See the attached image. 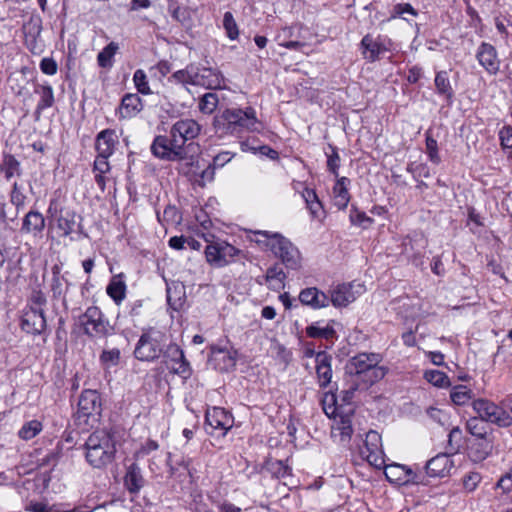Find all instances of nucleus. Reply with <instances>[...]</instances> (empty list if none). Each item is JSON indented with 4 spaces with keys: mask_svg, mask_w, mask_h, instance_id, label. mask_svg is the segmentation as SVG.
Segmentation results:
<instances>
[{
    "mask_svg": "<svg viewBox=\"0 0 512 512\" xmlns=\"http://www.w3.org/2000/svg\"><path fill=\"white\" fill-rule=\"evenodd\" d=\"M42 431V424L38 420L26 422L19 430L18 435L23 440H30Z\"/></svg>",
    "mask_w": 512,
    "mask_h": 512,
    "instance_id": "a19ab883",
    "label": "nucleus"
},
{
    "mask_svg": "<svg viewBox=\"0 0 512 512\" xmlns=\"http://www.w3.org/2000/svg\"><path fill=\"white\" fill-rule=\"evenodd\" d=\"M223 81L222 74L216 69L201 67L195 70L194 85H200L207 89H220Z\"/></svg>",
    "mask_w": 512,
    "mask_h": 512,
    "instance_id": "dca6fc26",
    "label": "nucleus"
},
{
    "mask_svg": "<svg viewBox=\"0 0 512 512\" xmlns=\"http://www.w3.org/2000/svg\"><path fill=\"white\" fill-rule=\"evenodd\" d=\"M125 275L120 273L111 278L106 292L116 304H120L126 297Z\"/></svg>",
    "mask_w": 512,
    "mask_h": 512,
    "instance_id": "a878e982",
    "label": "nucleus"
},
{
    "mask_svg": "<svg viewBox=\"0 0 512 512\" xmlns=\"http://www.w3.org/2000/svg\"><path fill=\"white\" fill-rule=\"evenodd\" d=\"M51 290L55 297H59L63 293V284L57 267L53 268V278L51 282Z\"/></svg>",
    "mask_w": 512,
    "mask_h": 512,
    "instance_id": "69168bd1",
    "label": "nucleus"
},
{
    "mask_svg": "<svg viewBox=\"0 0 512 512\" xmlns=\"http://www.w3.org/2000/svg\"><path fill=\"white\" fill-rule=\"evenodd\" d=\"M334 423L332 425V437L342 443L347 444L353 434L351 415H339L334 417Z\"/></svg>",
    "mask_w": 512,
    "mask_h": 512,
    "instance_id": "a211bd4d",
    "label": "nucleus"
},
{
    "mask_svg": "<svg viewBox=\"0 0 512 512\" xmlns=\"http://www.w3.org/2000/svg\"><path fill=\"white\" fill-rule=\"evenodd\" d=\"M0 172L4 174L7 181L11 180L15 176L21 177V163L13 154L5 153L3 154L0 163Z\"/></svg>",
    "mask_w": 512,
    "mask_h": 512,
    "instance_id": "393cba45",
    "label": "nucleus"
},
{
    "mask_svg": "<svg viewBox=\"0 0 512 512\" xmlns=\"http://www.w3.org/2000/svg\"><path fill=\"white\" fill-rule=\"evenodd\" d=\"M302 197L310 211L311 216L313 218L319 219L323 214V207L316 192L312 189L305 188L302 192Z\"/></svg>",
    "mask_w": 512,
    "mask_h": 512,
    "instance_id": "c85d7f7f",
    "label": "nucleus"
},
{
    "mask_svg": "<svg viewBox=\"0 0 512 512\" xmlns=\"http://www.w3.org/2000/svg\"><path fill=\"white\" fill-rule=\"evenodd\" d=\"M269 465L273 475L279 479H283L290 475L289 467L285 465L282 461H274L271 462Z\"/></svg>",
    "mask_w": 512,
    "mask_h": 512,
    "instance_id": "bf43d9fd",
    "label": "nucleus"
},
{
    "mask_svg": "<svg viewBox=\"0 0 512 512\" xmlns=\"http://www.w3.org/2000/svg\"><path fill=\"white\" fill-rule=\"evenodd\" d=\"M169 11L171 12L172 17L182 24H186L190 20V11L186 7H179L171 4L169 6Z\"/></svg>",
    "mask_w": 512,
    "mask_h": 512,
    "instance_id": "603ef678",
    "label": "nucleus"
},
{
    "mask_svg": "<svg viewBox=\"0 0 512 512\" xmlns=\"http://www.w3.org/2000/svg\"><path fill=\"white\" fill-rule=\"evenodd\" d=\"M200 125L193 119L178 120L171 128L170 134L178 148H184L187 141L193 140L200 133Z\"/></svg>",
    "mask_w": 512,
    "mask_h": 512,
    "instance_id": "9b49d317",
    "label": "nucleus"
},
{
    "mask_svg": "<svg viewBox=\"0 0 512 512\" xmlns=\"http://www.w3.org/2000/svg\"><path fill=\"white\" fill-rule=\"evenodd\" d=\"M21 327L26 333L41 334L46 328L44 310L28 308L22 316Z\"/></svg>",
    "mask_w": 512,
    "mask_h": 512,
    "instance_id": "2eb2a0df",
    "label": "nucleus"
},
{
    "mask_svg": "<svg viewBox=\"0 0 512 512\" xmlns=\"http://www.w3.org/2000/svg\"><path fill=\"white\" fill-rule=\"evenodd\" d=\"M482 477L478 472H469L463 477V487L467 492H473L479 485Z\"/></svg>",
    "mask_w": 512,
    "mask_h": 512,
    "instance_id": "864d4df0",
    "label": "nucleus"
},
{
    "mask_svg": "<svg viewBox=\"0 0 512 512\" xmlns=\"http://www.w3.org/2000/svg\"><path fill=\"white\" fill-rule=\"evenodd\" d=\"M224 121L225 130L231 134H238L242 131L257 130V117L253 108L248 107L242 109H226L221 115Z\"/></svg>",
    "mask_w": 512,
    "mask_h": 512,
    "instance_id": "39448f33",
    "label": "nucleus"
},
{
    "mask_svg": "<svg viewBox=\"0 0 512 512\" xmlns=\"http://www.w3.org/2000/svg\"><path fill=\"white\" fill-rule=\"evenodd\" d=\"M76 226V214L73 211H62L58 220L57 227L62 231L64 236L70 235Z\"/></svg>",
    "mask_w": 512,
    "mask_h": 512,
    "instance_id": "2f4dec72",
    "label": "nucleus"
},
{
    "mask_svg": "<svg viewBox=\"0 0 512 512\" xmlns=\"http://www.w3.org/2000/svg\"><path fill=\"white\" fill-rule=\"evenodd\" d=\"M223 27L227 33V36L231 40H235L239 36V30L237 23L231 12H225L223 16Z\"/></svg>",
    "mask_w": 512,
    "mask_h": 512,
    "instance_id": "49530a36",
    "label": "nucleus"
},
{
    "mask_svg": "<svg viewBox=\"0 0 512 512\" xmlns=\"http://www.w3.org/2000/svg\"><path fill=\"white\" fill-rule=\"evenodd\" d=\"M208 243L205 248V258L208 264L215 268L225 267L235 261L241 251L224 240H214L212 233H201Z\"/></svg>",
    "mask_w": 512,
    "mask_h": 512,
    "instance_id": "20e7f679",
    "label": "nucleus"
},
{
    "mask_svg": "<svg viewBox=\"0 0 512 512\" xmlns=\"http://www.w3.org/2000/svg\"><path fill=\"white\" fill-rule=\"evenodd\" d=\"M130 493L138 490L143 486L144 479L135 467H130Z\"/></svg>",
    "mask_w": 512,
    "mask_h": 512,
    "instance_id": "0e129e2a",
    "label": "nucleus"
},
{
    "mask_svg": "<svg viewBox=\"0 0 512 512\" xmlns=\"http://www.w3.org/2000/svg\"><path fill=\"white\" fill-rule=\"evenodd\" d=\"M461 442L462 431L458 427H454L448 434V447L446 453L450 455L456 453L461 446Z\"/></svg>",
    "mask_w": 512,
    "mask_h": 512,
    "instance_id": "a18cd8bd",
    "label": "nucleus"
},
{
    "mask_svg": "<svg viewBox=\"0 0 512 512\" xmlns=\"http://www.w3.org/2000/svg\"><path fill=\"white\" fill-rule=\"evenodd\" d=\"M492 450V445L485 439H480L470 448L469 456L474 462H481L488 457Z\"/></svg>",
    "mask_w": 512,
    "mask_h": 512,
    "instance_id": "7c9ffc66",
    "label": "nucleus"
},
{
    "mask_svg": "<svg viewBox=\"0 0 512 512\" xmlns=\"http://www.w3.org/2000/svg\"><path fill=\"white\" fill-rule=\"evenodd\" d=\"M350 221L353 225L360 226L364 229L370 227L373 224V219L368 217L364 212L358 210L356 207H352L349 215Z\"/></svg>",
    "mask_w": 512,
    "mask_h": 512,
    "instance_id": "c03bdc74",
    "label": "nucleus"
},
{
    "mask_svg": "<svg viewBox=\"0 0 512 512\" xmlns=\"http://www.w3.org/2000/svg\"><path fill=\"white\" fill-rule=\"evenodd\" d=\"M26 196L22 192L21 186L14 182L10 194V201L16 207L17 210L23 208L25 205Z\"/></svg>",
    "mask_w": 512,
    "mask_h": 512,
    "instance_id": "8fccbe9b",
    "label": "nucleus"
},
{
    "mask_svg": "<svg viewBox=\"0 0 512 512\" xmlns=\"http://www.w3.org/2000/svg\"><path fill=\"white\" fill-rule=\"evenodd\" d=\"M28 511L31 512H90V511H82L81 509L74 508L71 510H59L54 508H48L45 504L37 502V503H31L26 508Z\"/></svg>",
    "mask_w": 512,
    "mask_h": 512,
    "instance_id": "4d7b16f0",
    "label": "nucleus"
},
{
    "mask_svg": "<svg viewBox=\"0 0 512 512\" xmlns=\"http://www.w3.org/2000/svg\"><path fill=\"white\" fill-rule=\"evenodd\" d=\"M393 43L390 38L383 35H365L360 42V50L363 58L368 62L379 60L382 55L392 49Z\"/></svg>",
    "mask_w": 512,
    "mask_h": 512,
    "instance_id": "6e6552de",
    "label": "nucleus"
},
{
    "mask_svg": "<svg viewBox=\"0 0 512 512\" xmlns=\"http://www.w3.org/2000/svg\"><path fill=\"white\" fill-rule=\"evenodd\" d=\"M45 227V219L38 211H29L22 223L21 231L26 234H33L34 236L40 234Z\"/></svg>",
    "mask_w": 512,
    "mask_h": 512,
    "instance_id": "b1692460",
    "label": "nucleus"
},
{
    "mask_svg": "<svg viewBox=\"0 0 512 512\" xmlns=\"http://www.w3.org/2000/svg\"><path fill=\"white\" fill-rule=\"evenodd\" d=\"M133 82L139 93L148 95L151 93L147 76L143 70H137L133 76Z\"/></svg>",
    "mask_w": 512,
    "mask_h": 512,
    "instance_id": "de8ad7c7",
    "label": "nucleus"
},
{
    "mask_svg": "<svg viewBox=\"0 0 512 512\" xmlns=\"http://www.w3.org/2000/svg\"><path fill=\"white\" fill-rule=\"evenodd\" d=\"M476 59L488 74L496 75L499 72L501 62L493 45L481 43L476 52Z\"/></svg>",
    "mask_w": 512,
    "mask_h": 512,
    "instance_id": "ddd939ff",
    "label": "nucleus"
},
{
    "mask_svg": "<svg viewBox=\"0 0 512 512\" xmlns=\"http://www.w3.org/2000/svg\"><path fill=\"white\" fill-rule=\"evenodd\" d=\"M332 357L324 351L316 354V374L320 387H327L331 383Z\"/></svg>",
    "mask_w": 512,
    "mask_h": 512,
    "instance_id": "412c9836",
    "label": "nucleus"
},
{
    "mask_svg": "<svg viewBox=\"0 0 512 512\" xmlns=\"http://www.w3.org/2000/svg\"><path fill=\"white\" fill-rule=\"evenodd\" d=\"M195 70V67L188 66L186 69L174 72L172 78L179 83L194 85Z\"/></svg>",
    "mask_w": 512,
    "mask_h": 512,
    "instance_id": "09e8293b",
    "label": "nucleus"
},
{
    "mask_svg": "<svg viewBox=\"0 0 512 512\" xmlns=\"http://www.w3.org/2000/svg\"><path fill=\"white\" fill-rule=\"evenodd\" d=\"M472 406L482 421L496 424L499 427H509L512 425L511 415L487 399L480 398L474 400Z\"/></svg>",
    "mask_w": 512,
    "mask_h": 512,
    "instance_id": "0eeeda50",
    "label": "nucleus"
},
{
    "mask_svg": "<svg viewBox=\"0 0 512 512\" xmlns=\"http://www.w3.org/2000/svg\"><path fill=\"white\" fill-rule=\"evenodd\" d=\"M379 362L378 354L361 353L351 360V366L356 374H366Z\"/></svg>",
    "mask_w": 512,
    "mask_h": 512,
    "instance_id": "cd10ccee",
    "label": "nucleus"
},
{
    "mask_svg": "<svg viewBox=\"0 0 512 512\" xmlns=\"http://www.w3.org/2000/svg\"><path fill=\"white\" fill-rule=\"evenodd\" d=\"M86 459L94 468H101L110 462L115 453L111 436L106 431L92 433L85 443Z\"/></svg>",
    "mask_w": 512,
    "mask_h": 512,
    "instance_id": "f03ea898",
    "label": "nucleus"
},
{
    "mask_svg": "<svg viewBox=\"0 0 512 512\" xmlns=\"http://www.w3.org/2000/svg\"><path fill=\"white\" fill-rule=\"evenodd\" d=\"M116 145V135L111 130L100 132L96 139V150L99 155L111 156Z\"/></svg>",
    "mask_w": 512,
    "mask_h": 512,
    "instance_id": "bb28decb",
    "label": "nucleus"
},
{
    "mask_svg": "<svg viewBox=\"0 0 512 512\" xmlns=\"http://www.w3.org/2000/svg\"><path fill=\"white\" fill-rule=\"evenodd\" d=\"M164 344L165 336L160 331L150 330L139 339L134 355L141 361H152L161 355Z\"/></svg>",
    "mask_w": 512,
    "mask_h": 512,
    "instance_id": "423d86ee",
    "label": "nucleus"
},
{
    "mask_svg": "<svg viewBox=\"0 0 512 512\" xmlns=\"http://www.w3.org/2000/svg\"><path fill=\"white\" fill-rule=\"evenodd\" d=\"M448 453H440L426 464V472L431 477H445L453 468V461Z\"/></svg>",
    "mask_w": 512,
    "mask_h": 512,
    "instance_id": "f3484780",
    "label": "nucleus"
},
{
    "mask_svg": "<svg viewBox=\"0 0 512 512\" xmlns=\"http://www.w3.org/2000/svg\"><path fill=\"white\" fill-rule=\"evenodd\" d=\"M36 92L40 94V100L37 104L38 112L47 109L54 104V93L50 85H43L39 90H36Z\"/></svg>",
    "mask_w": 512,
    "mask_h": 512,
    "instance_id": "58836bf2",
    "label": "nucleus"
},
{
    "mask_svg": "<svg viewBox=\"0 0 512 512\" xmlns=\"http://www.w3.org/2000/svg\"><path fill=\"white\" fill-rule=\"evenodd\" d=\"M47 299L45 294L40 290H34L30 297V305L29 308L35 310H43V307L46 305Z\"/></svg>",
    "mask_w": 512,
    "mask_h": 512,
    "instance_id": "5fc2aeb1",
    "label": "nucleus"
},
{
    "mask_svg": "<svg viewBox=\"0 0 512 512\" xmlns=\"http://www.w3.org/2000/svg\"><path fill=\"white\" fill-rule=\"evenodd\" d=\"M119 50V46L115 42L109 43L97 56V62L102 68H110L113 65V57Z\"/></svg>",
    "mask_w": 512,
    "mask_h": 512,
    "instance_id": "f704fd0d",
    "label": "nucleus"
},
{
    "mask_svg": "<svg viewBox=\"0 0 512 512\" xmlns=\"http://www.w3.org/2000/svg\"><path fill=\"white\" fill-rule=\"evenodd\" d=\"M247 238L261 250L272 252L286 268L291 270L301 268L302 256L299 249L282 234L266 230H248Z\"/></svg>",
    "mask_w": 512,
    "mask_h": 512,
    "instance_id": "f257e3e1",
    "label": "nucleus"
},
{
    "mask_svg": "<svg viewBox=\"0 0 512 512\" xmlns=\"http://www.w3.org/2000/svg\"><path fill=\"white\" fill-rule=\"evenodd\" d=\"M40 69L46 75H54L57 73V63L53 58L45 57L40 62Z\"/></svg>",
    "mask_w": 512,
    "mask_h": 512,
    "instance_id": "e2e57ef3",
    "label": "nucleus"
},
{
    "mask_svg": "<svg viewBox=\"0 0 512 512\" xmlns=\"http://www.w3.org/2000/svg\"><path fill=\"white\" fill-rule=\"evenodd\" d=\"M234 157V154L229 152V151H224V152H221L219 154H217L214 158H213V163L212 165L215 167V168H221L223 167L226 163L230 162L232 160V158Z\"/></svg>",
    "mask_w": 512,
    "mask_h": 512,
    "instance_id": "774afa93",
    "label": "nucleus"
},
{
    "mask_svg": "<svg viewBox=\"0 0 512 512\" xmlns=\"http://www.w3.org/2000/svg\"><path fill=\"white\" fill-rule=\"evenodd\" d=\"M467 429L472 435L480 437V439H482L485 434L482 427V420L476 417L467 421Z\"/></svg>",
    "mask_w": 512,
    "mask_h": 512,
    "instance_id": "680f3d73",
    "label": "nucleus"
},
{
    "mask_svg": "<svg viewBox=\"0 0 512 512\" xmlns=\"http://www.w3.org/2000/svg\"><path fill=\"white\" fill-rule=\"evenodd\" d=\"M340 167V156L336 150V148H332V153L328 155L327 159V168L328 170L336 177H339V170Z\"/></svg>",
    "mask_w": 512,
    "mask_h": 512,
    "instance_id": "13d9d810",
    "label": "nucleus"
},
{
    "mask_svg": "<svg viewBox=\"0 0 512 512\" xmlns=\"http://www.w3.org/2000/svg\"><path fill=\"white\" fill-rule=\"evenodd\" d=\"M322 406L324 413L329 418H334L341 415L337 406L336 396L333 393H325L323 395Z\"/></svg>",
    "mask_w": 512,
    "mask_h": 512,
    "instance_id": "79ce46f5",
    "label": "nucleus"
},
{
    "mask_svg": "<svg viewBox=\"0 0 512 512\" xmlns=\"http://www.w3.org/2000/svg\"><path fill=\"white\" fill-rule=\"evenodd\" d=\"M209 363L217 370L226 372L236 365V358L233 352L223 348H212Z\"/></svg>",
    "mask_w": 512,
    "mask_h": 512,
    "instance_id": "6ab92c4d",
    "label": "nucleus"
},
{
    "mask_svg": "<svg viewBox=\"0 0 512 512\" xmlns=\"http://www.w3.org/2000/svg\"><path fill=\"white\" fill-rule=\"evenodd\" d=\"M168 353L172 356L174 364L171 368L178 374H184L188 371V363L184 359V353L177 345H170Z\"/></svg>",
    "mask_w": 512,
    "mask_h": 512,
    "instance_id": "473e14b6",
    "label": "nucleus"
},
{
    "mask_svg": "<svg viewBox=\"0 0 512 512\" xmlns=\"http://www.w3.org/2000/svg\"><path fill=\"white\" fill-rule=\"evenodd\" d=\"M500 145L503 149L512 148V127L503 126L499 131Z\"/></svg>",
    "mask_w": 512,
    "mask_h": 512,
    "instance_id": "052dcab7",
    "label": "nucleus"
},
{
    "mask_svg": "<svg viewBox=\"0 0 512 512\" xmlns=\"http://www.w3.org/2000/svg\"><path fill=\"white\" fill-rule=\"evenodd\" d=\"M358 293L354 291L353 284H342L337 286L331 292L330 302L335 307H346L354 302Z\"/></svg>",
    "mask_w": 512,
    "mask_h": 512,
    "instance_id": "4be33fe9",
    "label": "nucleus"
},
{
    "mask_svg": "<svg viewBox=\"0 0 512 512\" xmlns=\"http://www.w3.org/2000/svg\"><path fill=\"white\" fill-rule=\"evenodd\" d=\"M299 300L303 305L313 309L325 308L330 303V298L316 287L303 289L299 294Z\"/></svg>",
    "mask_w": 512,
    "mask_h": 512,
    "instance_id": "aec40b11",
    "label": "nucleus"
},
{
    "mask_svg": "<svg viewBox=\"0 0 512 512\" xmlns=\"http://www.w3.org/2000/svg\"><path fill=\"white\" fill-rule=\"evenodd\" d=\"M409 14L411 16H416L417 12L416 10L408 3H399L395 5L391 11V19L395 18H403L406 19L405 15Z\"/></svg>",
    "mask_w": 512,
    "mask_h": 512,
    "instance_id": "3c124183",
    "label": "nucleus"
},
{
    "mask_svg": "<svg viewBox=\"0 0 512 512\" xmlns=\"http://www.w3.org/2000/svg\"><path fill=\"white\" fill-rule=\"evenodd\" d=\"M434 82L439 94L445 95L448 98L452 97L453 90L449 81L448 73L446 71L438 72Z\"/></svg>",
    "mask_w": 512,
    "mask_h": 512,
    "instance_id": "ea45409f",
    "label": "nucleus"
},
{
    "mask_svg": "<svg viewBox=\"0 0 512 512\" xmlns=\"http://www.w3.org/2000/svg\"><path fill=\"white\" fill-rule=\"evenodd\" d=\"M102 403L96 390H84L78 401L76 422L83 430L94 428L100 421Z\"/></svg>",
    "mask_w": 512,
    "mask_h": 512,
    "instance_id": "7ed1b4c3",
    "label": "nucleus"
},
{
    "mask_svg": "<svg viewBox=\"0 0 512 512\" xmlns=\"http://www.w3.org/2000/svg\"><path fill=\"white\" fill-rule=\"evenodd\" d=\"M360 453L370 465L381 469L384 466L381 435L374 430L369 431L366 434L365 443Z\"/></svg>",
    "mask_w": 512,
    "mask_h": 512,
    "instance_id": "1a4fd4ad",
    "label": "nucleus"
},
{
    "mask_svg": "<svg viewBox=\"0 0 512 512\" xmlns=\"http://www.w3.org/2000/svg\"><path fill=\"white\" fill-rule=\"evenodd\" d=\"M426 149L430 161H432L435 164H439L440 156L438 154L437 141L434 138L430 136L426 137Z\"/></svg>",
    "mask_w": 512,
    "mask_h": 512,
    "instance_id": "6e6d98bb",
    "label": "nucleus"
},
{
    "mask_svg": "<svg viewBox=\"0 0 512 512\" xmlns=\"http://www.w3.org/2000/svg\"><path fill=\"white\" fill-rule=\"evenodd\" d=\"M109 156L97 155L94 161V172L95 180L97 184L103 189L104 188V174L109 171V163L107 159Z\"/></svg>",
    "mask_w": 512,
    "mask_h": 512,
    "instance_id": "e433bc0d",
    "label": "nucleus"
},
{
    "mask_svg": "<svg viewBox=\"0 0 512 512\" xmlns=\"http://www.w3.org/2000/svg\"><path fill=\"white\" fill-rule=\"evenodd\" d=\"M206 423L211 429L220 431L224 436L233 427L234 418L224 408L212 407L206 411Z\"/></svg>",
    "mask_w": 512,
    "mask_h": 512,
    "instance_id": "f8f14e48",
    "label": "nucleus"
},
{
    "mask_svg": "<svg viewBox=\"0 0 512 512\" xmlns=\"http://www.w3.org/2000/svg\"><path fill=\"white\" fill-rule=\"evenodd\" d=\"M424 378L427 382L438 388H446L450 385L449 377L439 370H427L424 373Z\"/></svg>",
    "mask_w": 512,
    "mask_h": 512,
    "instance_id": "c9c22d12",
    "label": "nucleus"
},
{
    "mask_svg": "<svg viewBox=\"0 0 512 512\" xmlns=\"http://www.w3.org/2000/svg\"><path fill=\"white\" fill-rule=\"evenodd\" d=\"M218 102L217 94L208 92L200 98L198 107L203 114H212L216 110Z\"/></svg>",
    "mask_w": 512,
    "mask_h": 512,
    "instance_id": "4c0bfd02",
    "label": "nucleus"
},
{
    "mask_svg": "<svg viewBox=\"0 0 512 512\" xmlns=\"http://www.w3.org/2000/svg\"><path fill=\"white\" fill-rule=\"evenodd\" d=\"M350 184V180L347 177H338L335 185L333 186V200L334 205L338 207V209H345L348 206L350 201V194L348 190V186Z\"/></svg>",
    "mask_w": 512,
    "mask_h": 512,
    "instance_id": "5701e85b",
    "label": "nucleus"
},
{
    "mask_svg": "<svg viewBox=\"0 0 512 512\" xmlns=\"http://www.w3.org/2000/svg\"><path fill=\"white\" fill-rule=\"evenodd\" d=\"M306 334L311 338L330 339L335 334V330L329 324L322 325L321 322H315L306 327Z\"/></svg>",
    "mask_w": 512,
    "mask_h": 512,
    "instance_id": "c756f323",
    "label": "nucleus"
},
{
    "mask_svg": "<svg viewBox=\"0 0 512 512\" xmlns=\"http://www.w3.org/2000/svg\"><path fill=\"white\" fill-rule=\"evenodd\" d=\"M450 398L455 405H465L472 399V390L465 385H456L450 391Z\"/></svg>",
    "mask_w": 512,
    "mask_h": 512,
    "instance_id": "72a5a7b5",
    "label": "nucleus"
},
{
    "mask_svg": "<svg viewBox=\"0 0 512 512\" xmlns=\"http://www.w3.org/2000/svg\"><path fill=\"white\" fill-rule=\"evenodd\" d=\"M176 144L172 136L170 139L166 136H157L151 145V150L158 158L169 161L181 160L184 158L185 151L182 147L178 148Z\"/></svg>",
    "mask_w": 512,
    "mask_h": 512,
    "instance_id": "9d476101",
    "label": "nucleus"
},
{
    "mask_svg": "<svg viewBox=\"0 0 512 512\" xmlns=\"http://www.w3.org/2000/svg\"><path fill=\"white\" fill-rule=\"evenodd\" d=\"M382 468H384L385 475L389 481H391V482L405 481L404 478H405L406 472H405V469L403 466L398 465V464L386 465L384 463V466Z\"/></svg>",
    "mask_w": 512,
    "mask_h": 512,
    "instance_id": "37998d69",
    "label": "nucleus"
},
{
    "mask_svg": "<svg viewBox=\"0 0 512 512\" xmlns=\"http://www.w3.org/2000/svg\"><path fill=\"white\" fill-rule=\"evenodd\" d=\"M196 221L199 223L200 228L197 230V235L201 237V233H210L209 229L212 225L211 220L207 217V215L203 212L196 215Z\"/></svg>",
    "mask_w": 512,
    "mask_h": 512,
    "instance_id": "338daca9",
    "label": "nucleus"
},
{
    "mask_svg": "<svg viewBox=\"0 0 512 512\" xmlns=\"http://www.w3.org/2000/svg\"><path fill=\"white\" fill-rule=\"evenodd\" d=\"M81 324L84 327L85 333L94 336L103 333L106 329L102 313L96 306L87 308L86 312L80 318Z\"/></svg>",
    "mask_w": 512,
    "mask_h": 512,
    "instance_id": "4468645a",
    "label": "nucleus"
}]
</instances>
